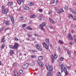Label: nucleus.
<instances>
[{"label":"nucleus","mask_w":76,"mask_h":76,"mask_svg":"<svg viewBox=\"0 0 76 76\" xmlns=\"http://www.w3.org/2000/svg\"><path fill=\"white\" fill-rule=\"evenodd\" d=\"M43 58V57L42 56H41L39 57L38 58V60L37 61L38 64H39V65L41 66V67H42L44 66V64H42V62H41V60H42Z\"/></svg>","instance_id":"f257e3e1"},{"label":"nucleus","mask_w":76,"mask_h":76,"mask_svg":"<svg viewBox=\"0 0 76 76\" xmlns=\"http://www.w3.org/2000/svg\"><path fill=\"white\" fill-rule=\"evenodd\" d=\"M35 47H36L37 49V50H39L40 51H42V49L40 47H39V44H37L35 45Z\"/></svg>","instance_id":"f03ea898"},{"label":"nucleus","mask_w":76,"mask_h":76,"mask_svg":"<svg viewBox=\"0 0 76 76\" xmlns=\"http://www.w3.org/2000/svg\"><path fill=\"white\" fill-rule=\"evenodd\" d=\"M63 12H64L63 9L60 8L58 10V14H60L62 13Z\"/></svg>","instance_id":"7ed1b4c3"},{"label":"nucleus","mask_w":76,"mask_h":76,"mask_svg":"<svg viewBox=\"0 0 76 76\" xmlns=\"http://www.w3.org/2000/svg\"><path fill=\"white\" fill-rule=\"evenodd\" d=\"M47 70L49 71V72H51V71H53V67H47Z\"/></svg>","instance_id":"20e7f679"},{"label":"nucleus","mask_w":76,"mask_h":76,"mask_svg":"<svg viewBox=\"0 0 76 76\" xmlns=\"http://www.w3.org/2000/svg\"><path fill=\"white\" fill-rule=\"evenodd\" d=\"M8 12V10L5 9L3 10L2 13L3 14H6Z\"/></svg>","instance_id":"39448f33"},{"label":"nucleus","mask_w":76,"mask_h":76,"mask_svg":"<svg viewBox=\"0 0 76 76\" xmlns=\"http://www.w3.org/2000/svg\"><path fill=\"white\" fill-rule=\"evenodd\" d=\"M25 0H17V3L19 4H21V2H24Z\"/></svg>","instance_id":"423d86ee"},{"label":"nucleus","mask_w":76,"mask_h":76,"mask_svg":"<svg viewBox=\"0 0 76 76\" xmlns=\"http://www.w3.org/2000/svg\"><path fill=\"white\" fill-rule=\"evenodd\" d=\"M45 25V23L43 22L42 23L40 24V28H44L43 27Z\"/></svg>","instance_id":"0eeeda50"},{"label":"nucleus","mask_w":76,"mask_h":76,"mask_svg":"<svg viewBox=\"0 0 76 76\" xmlns=\"http://www.w3.org/2000/svg\"><path fill=\"white\" fill-rule=\"evenodd\" d=\"M68 37L69 39H71V40H73V37L72 36V35H71V34H68Z\"/></svg>","instance_id":"6e6552de"},{"label":"nucleus","mask_w":76,"mask_h":76,"mask_svg":"<svg viewBox=\"0 0 76 76\" xmlns=\"http://www.w3.org/2000/svg\"><path fill=\"white\" fill-rule=\"evenodd\" d=\"M19 44L18 43H15L14 45V49H17L19 47Z\"/></svg>","instance_id":"1a4fd4ad"},{"label":"nucleus","mask_w":76,"mask_h":76,"mask_svg":"<svg viewBox=\"0 0 76 76\" xmlns=\"http://www.w3.org/2000/svg\"><path fill=\"white\" fill-rule=\"evenodd\" d=\"M13 2H8L7 4V5L8 6H10L11 5L12 6H13Z\"/></svg>","instance_id":"9d476101"},{"label":"nucleus","mask_w":76,"mask_h":76,"mask_svg":"<svg viewBox=\"0 0 76 76\" xmlns=\"http://www.w3.org/2000/svg\"><path fill=\"white\" fill-rule=\"evenodd\" d=\"M29 65L28 63H25L23 65V67H28Z\"/></svg>","instance_id":"9b49d317"},{"label":"nucleus","mask_w":76,"mask_h":76,"mask_svg":"<svg viewBox=\"0 0 76 76\" xmlns=\"http://www.w3.org/2000/svg\"><path fill=\"white\" fill-rule=\"evenodd\" d=\"M49 20L50 22L51 23H53V24H55V22L53 21V20L49 18Z\"/></svg>","instance_id":"f8f14e48"},{"label":"nucleus","mask_w":76,"mask_h":76,"mask_svg":"<svg viewBox=\"0 0 76 76\" xmlns=\"http://www.w3.org/2000/svg\"><path fill=\"white\" fill-rule=\"evenodd\" d=\"M3 23H5V25H9V23L6 21H4Z\"/></svg>","instance_id":"ddd939ff"},{"label":"nucleus","mask_w":76,"mask_h":76,"mask_svg":"<svg viewBox=\"0 0 76 76\" xmlns=\"http://www.w3.org/2000/svg\"><path fill=\"white\" fill-rule=\"evenodd\" d=\"M64 72L66 75H68V73H67V69H66V67H64Z\"/></svg>","instance_id":"4468645a"},{"label":"nucleus","mask_w":76,"mask_h":76,"mask_svg":"<svg viewBox=\"0 0 76 76\" xmlns=\"http://www.w3.org/2000/svg\"><path fill=\"white\" fill-rule=\"evenodd\" d=\"M4 39H5V36L3 37L1 41V42H4L5 41V40Z\"/></svg>","instance_id":"2eb2a0df"},{"label":"nucleus","mask_w":76,"mask_h":76,"mask_svg":"<svg viewBox=\"0 0 76 76\" xmlns=\"http://www.w3.org/2000/svg\"><path fill=\"white\" fill-rule=\"evenodd\" d=\"M53 75V74L51 73V72H49L48 73V76H52Z\"/></svg>","instance_id":"dca6fc26"},{"label":"nucleus","mask_w":76,"mask_h":76,"mask_svg":"<svg viewBox=\"0 0 76 76\" xmlns=\"http://www.w3.org/2000/svg\"><path fill=\"white\" fill-rule=\"evenodd\" d=\"M69 10L70 12L71 13H74V11H74V10H73L72 9V8H70Z\"/></svg>","instance_id":"f3484780"},{"label":"nucleus","mask_w":76,"mask_h":76,"mask_svg":"<svg viewBox=\"0 0 76 76\" xmlns=\"http://www.w3.org/2000/svg\"><path fill=\"white\" fill-rule=\"evenodd\" d=\"M13 54H14L13 50H11L10 53V56H12Z\"/></svg>","instance_id":"a211bd4d"},{"label":"nucleus","mask_w":76,"mask_h":76,"mask_svg":"<svg viewBox=\"0 0 76 76\" xmlns=\"http://www.w3.org/2000/svg\"><path fill=\"white\" fill-rule=\"evenodd\" d=\"M35 64V62L34 61H33L30 64L31 66H34Z\"/></svg>","instance_id":"6ab92c4d"},{"label":"nucleus","mask_w":76,"mask_h":76,"mask_svg":"<svg viewBox=\"0 0 76 76\" xmlns=\"http://www.w3.org/2000/svg\"><path fill=\"white\" fill-rule=\"evenodd\" d=\"M64 9L65 10H68L69 8H68V6H67V5H66L64 7Z\"/></svg>","instance_id":"aec40b11"},{"label":"nucleus","mask_w":76,"mask_h":76,"mask_svg":"<svg viewBox=\"0 0 76 76\" xmlns=\"http://www.w3.org/2000/svg\"><path fill=\"white\" fill-rule=\"evenodd\" d=\"M30 17L31 18H35V15L33 14L31 15H30Z\"/></svg>","instance_id":"412c9836"},{"label":"nucleus","mask_w":76,"mask_h":76,"mask_svg":"<svg viewBox=\"0 0 76 76\" xmlns=\"http://www.w3.org/2000/svg\"><path fill=\"white\" fill-rule=\"evenodd\" d=\"M57 57H58V56L56 54H54L53 56V58H55V59H56L57 58Z\"/></svg>","instance_id":"4be33fe9"},{"label":"nucleus","mask_w":76,"mask_h":76,"mask_svg":"<svg viewBox=\"0 0 76 76\" xmlns=\"http://www.w3.org/2000/svg\"><path fill=\"white\" fill-rule=\"evenodd\" d=\"M45 41L47 43V44H49L50 42L49 41V39H45Z\"/></svg>","instance_id":"5701e85b"},{"label":"nucleus","mask_w":76,"mask_h":76,"mask_svg":"<svg viewBox=\"0 0 76 76\" xmlns=\"http://www.w3.org/2000/svg\"><path fill=\"white\" fill-rule=\"evenodd\" d=\"M24 9L25 10H28V9H29V7H28L27 6H25L24 7Z\"/></svg>","instance_id":"b1692460"},{"label":"nucleus","mask_w":76,"mask_h":76,"mask_svg":"<svg viewBox=\"0 0 76 76\" xmlns=\"http://www.w3.org/2000/svg\"><path fill=\"white\" fill-rule=\"evenodd\" d=\"M27 29H28L29 30H32V28L30 26H27Z\"/></svg>","instance_id":"393cba45"},{"label":"nucleus","mask_w":76,"mask_h":76,"mask_svg":"<svg viewBox=\"0 0 76 76\" xmlns=\"http://www.w3.org/2000/svg\"><path fill=\"white\" fill-rule=\"evenodd\" d=\"M5 46V45H4V44H2L1 47V49H3V48H4Z\"/></svg>","instance_id":"a878e982"},{"label":"nucleus","mask_w":76,"mask_h":76,"mask_svg":"<svg viewBox=\"0 0 76 76\" xmlns=\"http://www.w3.org/2000/svg\"><path fill=\"white\" fill-rule=\"evenodd\" d=\"M11 20L12 22H14V18L13 17V16H11L10 17Z\"/></svg>","instance_id":"bb28decb"},{"label":"nucleus","mask_w":76,"mask_h":76,"mask_svg":"<svg viewBox=\"0 0 76 76\" xmlns=\"http://www.w3.org/2000/svg\"><path fill=\"white\" fill-rule=\"evenodd\" d=\"M14 75L16 76H19V74L18 72H15V75Z\"/></svg>","instance_id":"cd10ccee"},{"label":"nucleus","mask_w":76,"mask_h":76,"mask_svg":"<svg viewBox=\"0 0 76 76\" xmlns=\"http://www.w3.org/2000/svg\"><path fill=\"white\" fill-rule=\"evenodd\" d=\"M9 47H10V48H14V49H15L14 46L13 45H10Z\"/></svg>","instance_id":"c85d7f7f"},{"label":"nucleus","mask_w":76,"mask_h":76,"mask_svg":"<svg viewBox=\"0 0 76 76\" xmlns=\"http://www.w3.org/2000/svg\"><path fill=\"white\" fill-rule=\"evenodd\" d=\"M45 47L46 49H48V45H47V44H45Z\"/></svg>","instance_id":"c756f323"},{"label":"nucleus","mask_w":76,"mask_h":76,"mask_svg":"<svg viewBox=\"0 0 76 76\" xmlns=\"http://www.w3.org/2000/svg\"><path fill=\"white\" fill-rule=\"evenodd\" d=\"M58 43L60 44H63V41H61L60 40H59L58 41Z\"/></svg>","instance_id":"7c9ffc66"},{"label":"nucleus","mask_w":76,"mask_h":76,"mask_svg":"<svg viewBox=\"0 0 76 76\" xmlns=\"http://www.w3.org/2000/svg\"><path fill=\"white\" fill-rule=\"evenodd\" d=\"M58 51L59 52V53H60L61 52V50L60 49V47H58Z\"/></svg>","instance_id":"2f4dec72"},{"label":"nucleus","mask_w":76,"mask_h":76,"mask_svg":"<svg viewBox=\"0 0 76 76\" xmlns=\"http://www.w3.org/2000/svg\"><path fill=\"white\" fill-rule=\"evenodd\" d=\"M55 3V0H51V3L52 4H53V3Z\"/></svg>","instance_id":"473e14b6"},{"label":"nucleus","mask_w":76,"mask_h":76,"mask_svg":"<svg viewBox=\"0 0 76 76\" xmlns=\"http://www.w3.org/2000/svg\"><path fill=\"white\" fill-rule=\"evenodd\" d=\"M50 66H51L48 64H47L46 65V67H50Z\"/></svg>","instance_id":"72a5a7b5"},{"label":"nucleus","mask_w":76,"mask_h":76,"mask_svg":"<svg viewBox=\"0 0 76 76\" xmlns=\"http://www.w3.org/2000/svg\"><path fill=\"white\" fill-rule=\"evenodd\" d=\"M69 17L72 18V19H73V15H72L71 14H70L69 15Z\"/></svg>","instance_id":"f704fd0d"},{"label":"nucleus","mask_w":76,"mask_h":76,"mask_svg":"<svg viewBox=\"0 0 76 76\" xmlns=\"http://www.w3.org/2000/svg\"><path fill=\"white\" fill-rule=\"evenodd\" d=\"M51 58H52V63H53V62H54V58H53V56H52Z\"/></svg>","instance_id":"c9c22d12"},{"label":"nucleus","mask_w":76,"mask_h":76,"mask_svg":"<svg viewBox=\"0 0 76 76\" xmlns=\"http://www.w3.org/2000/svg\"><path fill=\"white\" fill-rule=\"evenodd\" d=\"M40 28L43 31H45V29H44V27Z\"/></svg>","instance_id":"e433bc0d"},{"label":"nucleus","mask_w":76,"mask_h":76,"mask_svg":"<svg viewBox=\"0 0 76 76\" xmlns=\"http://www.w3.org/2000/svg\"><path fill=\"white\" fill-rule=\"evenodd\" d=\"M19 72L20 73V74H22V73H23V71L22 70H20L19 71Z\"/></svg>","instance_id":"4c0bfd02"},{"label":"nucleus","mask_w":76,"mask_h":76,"mask_svg":"<svg viewBox=\"0 0 76 76\" xmlns=\"http://www.w3.org/2000/svg\"><path fill=\"white\" fill-rule=\"evenodd\" d=\"M52 11H49L48 12V14L49 15H51V13H52Z\"/></svg>","instance_id":"58836bf2"},{"label":"nucleus","mask_w":76,"mask_h":76,"mask_svg":"<svg viewBox=\"0 0 76 76\" xmlns=\"http://www.w3.org/2000/svg\"><path fill=\"white\" fill-rule=\"evenodd\" d=\"M17 64H16V63H14L13 64V65L14 66H17Z\"/></svg>","instance_id":"ea45409f"},{"label":"nucleus","mask_w":76,"mask_h":76,"mask_svg":"<svg viewBox=\"0 0 76 76\" xmlns=\"http://www.w3.org/2000/svg\"><path fill=\"white\" fill-rule=\"evenodd\" d=\"M9 29H10L9 27H8L5 29V32H6L7 30H9Z\"/></svg>","instance_id":"a19ab883"},{"label":"nucleus","mask_w":76,"mask_h":76,"mask_svg":"<svg viewBox=\"0 0 76 76\" xmlns=\"http://www.w3.org/2000/svg\"><path fill=\"white\" fill-rule=\"evenodd\" d=\"M34 36H35L36 37H39V35H38V34H34Z\"/></svg>","instance_id":"79ce46f5"},{"label":"nucleus","mask_w":76,"mask_h":76,"mask_svg":"<svg viewBox=\"0 0 76 76\" xmlns=\"http://www.w3.org/2000/svg\"><path fill=\"white\" fill-rule=\"evenodd\" d=\"M57 76H61V74L60 72H59L57 74Z\"/></svg>","instance_id":"37998d69"},{"label":"nucleus","mask_w":76,"mask_h":76,"mask_svg":"<svg viewBox=\"0 0 76 76\" xmlns=\"http://www.w3.org/2000/svg\"><path fill=\"white\" fill-rule=\"evenodd\" d=\"M27 35H28V37H32V35L31 34H27Z\"/></svg>","instance_id":"c03bdc74"},{"label":"nucleus","mask_w":76,"mask_h":76,"mask_svg":"<svg viewBox=\"0 0 76 76\" xmlns=\"http://www.w3.org/2000/svg\"><path fill=\"white\" fill-rule=\"evenodd\" d=\"M45 44H46L45 42H43L42 43V45H43V46H44V45H45Z\"/></svg>","instance_id":"a18cd8bd"},{"label":"nucleus","mask_w":76,"mask_h":76,"mask_svg":"<svg viewBox=\"0 0 76 76\" xmlns=\"http://www.w3.org/2000/svg\"><path fill=\"white\" fill-rule=\"evenodd\" d=\"M29 4H30V6H33L34 5V3L32 2H31V3H29Z\"/></svg>","instance_id":"49530a36"},{"label":"nucleus","mask_w":76,"mask_h":76,"mask_svg":"<svg viewBox=\"0 0 76 76\" xmlns=\"http://www.w3.org/2000/svg\"><path fill=\"white\" fill-rule=\"evenodd\" d=\"M61 68H62L61 71H62V72H63V71H64V67H62Z\"/></svg>","instance_id":"de8ad7c7"},{"label":"nucleus","mask_w":76,"mask_h":76,"mask_svg":"<svg viewBox=\"0 0 76 76\" xmlns=\"http://www.w3.org/2000/svg\"><path fill=\"white\" fill-rule=\"evenodd\" d=\"M60 60L61 61H63L64 60V58H60Z\"/></svg>","instance_id":"09e8293b"},{"label":"nucleus","mask_w":76,"mask_h":76,"mask_svg":"<svg viewBox=\"0 0 76 76\" xmlns=\"http://www.w3.org/2000/svg\"><path fill=\"white\" fill-rule=\"evenodd\" d=\"M59 66H61V67H64V64H62L61 65H60Z\"/></svg>","instance_id":"8fccbe9b"},{"label":"nucleus","mask_w":76,"mask_h":76,"mask_svg":"<svg viewBox=\"0 0 76 76\" xmlns=\"http://www.w3.org/2000/svg\"><path fill=\"white\" fill-rule=\"evenodd\" d=\"M67 53L69 54H70L71 52H70V51L67 50Z\"/></svg>","instance_id":"3c124183"},{"label":"nucleus","mask_w":76,"mask_h":76,"mask_svg":"<svg viewBox=\"0 0 76 76\" xmlns=\"http://www.w3.org/2000/svg\"><path fill=\"white\" fill-rule=\"evenodd\" d=\"M15 41H18L19 40V39L17 38L16 37L15 38Z\"/></svg>","instance_id":"603ef678"},{"label":"nucleus","mask_w":76,"mask_h":76,"mask_svg":"<svg viewBox=\"0 0 76 76\" xmlns=\"http://www.w3.org/2000/svg\"><path fill=\"white\" fill-rule=\"evenodd\" d=\"M55 10H58V7H56L55 8Z\"/></svg>","instance_id":"864d4df0"},{"label":"nucleus","mask_w":76,"mask_h":76,"mask_svg":"<svg viewBox=\"0 0 76 76\" xmlns=\"http://www.w3.org/2000/svg\"><path fill=\"white\" fill-rule=\"evenodd\" d=\"M38 19H39V20H42V18H41V17L39 16L38 17Z\"/></svg>","instance_id":"5fc2aeb1"},{"label":"nucleus","mask_w":76,"mask_h":76,"mask_svg":"<svg viewBox=\"0 0 76 76\" xmlns=\"http://www.w3.org/2000/svg\"><path fill=\"white\" fill-rule=\"evenodd\" d=\"M72 19L74 20H75V21H76V18H74L73 17Z\"/></svg>","instance_id":"6e6d98bb"},{"label":"nucleus","mask_w":76,"mask_h":76,"mask_svg":"<svg viewBox=\"0 0 76 76\" xmlns=\"http://www.w3.org/2000/svg\"><path fill=\"white\" fill-rule=\"evenodd\" d=\"M31 57L32 58H35V57H36V56H31Z\"/></svg>","instance_id":"4d7b16f0"},{"label":"nucleus","mask_w":76,"mask_h":76,"mask_svg":"<svg viewBox=\"0 0 76 76\" xmlns=\"http://www.w3.org/2000/svg\"><path fill=\"white\" fill-rule=\"evenodd\" d=\"M2 9L3 10H4V9H4V6H2Z\"/></svg>","instance_id":"13d9d810"},{"label":"nucleus","mask_w":76,"mask_h":76,"mask_svg":"<svg viewBox=\"0 0 76 76\" xmlns=\"http://www.w3.org/2000/svg\"><path fill=\"white\" fill-rule=\"evenodd\" d=\"M29 67H26L25 69L26 70H29Z\"/></svg>","instance_id":"bf43d9fd"},{"label":"nucleus","mask_w":76,"mask_h":76,"mask_svg":"<svg viewBox=\"0 0 76 76\" xmlns=\"http://www.w3.org/2000/svg\"><path fill=\"white\" fill-rule=\"evenodd\" d=\"M39 11L40 12H42V9H41L39 10Z\"/></svg>","instance_id":"052dcab7"},{"label":"nucleus","mask_w":76,"mask_h":76,"mask_svg":"<svg viewBox=\"0 0 76 76\" xmlns=\"http://www.w3.org/2000/svg\"><path fill=\"white\" fill-rule=\"evenodd\" d=\"M50 29H54V27H53L52 26H50Z\"/></svg>","instance_id":"680f3d73"},{"label":"nucleus","mask_w":76,"mask_h":76,"mask_svg":"<svg viewBox=\"0 0 76 76\" xmlns=\"http://www.w3.org/2000/svg\"><path fill=\"white\" fill-rule=\"evenodd\" d=\"M22 26L23 27H25L26 26V24H23Z\"/></svg>","instance_id":"e2e57ef3"},{"label":"nucleus","mask_w":76,"mask_h":76,"mask_svg":"<svg viewBox=\"0 0 76 76\" xmlns=\"http://www.w3.org/2000/svg\"><path fill=\"white\" fill-rule=\"evenodd\" d=\"M20 19H21V20H23V17H21L20 18Z\"/></svg>","instance_id":"0e129e2a"},{"label":"nucleus","mask_w":76,"mask_h":76,"mask_svg":"<svg viewBox=\"0 0 76 76\" xmlns=\"http://www.w3.org/2000/svg\"><path fill=\"white\" fill-rule=\"evenodd\" d=\"M58 1L57 0L56 1V4H58Z\"/></svg>","instance_id":"69168bd1"},{"label":"nucleus","mask_w":76,"mask_h":76,"mask_svg":"<svg viewBox=\"0 0 76 76\" xmlns=\"http://www.w3.org/2000/svg\"><path fill=\"white\" fill-rule=\"evenodd\" d=\"M71 28H73V24H71Z\"/></svg>","instance_id":"338daca9"},{"label":"nucleus","mask_w":76,"mask_h":76,"mask_svg":"<svg viewBox=\"0 0 76 76\" xmlns=\"http://www.w3.org/2000/svg\"><path fill=\"white\" fill-rule=\"evenodd\" d=\"M73 13H74V14L75 15H76V12H75V11H74V12H73Z\"/></svg>","instance_id":"774afa93"}]
</instances>
